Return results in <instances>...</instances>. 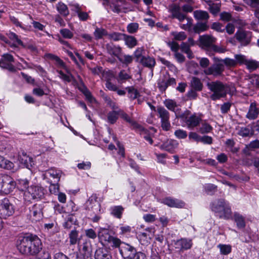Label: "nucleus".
I'll return each mask as SVG.
<instances>
[{"label":"nucleus","mask_w":259,"mask_h":259,"mask_svg":"<svg viewBox=\"0 0 259 259\" xmlns=\"http://www.w3.org/2000/svg\"><path fill=\"white\" fill-rule=\"evenodd\" d=\"M16 247L19 252L27 256H34L42 249L41 240L36 235L22 234L16 241Z\"/></svg>","instance_id":"nucleus-1"},{"label":"nucleus","mask_w":259,"mask_h":259,"mask_svg":"<svg viewBox=\"0 0 259 259\" xmlns=\"http://www.w3.org/2000/svg\"><path fill=\"white\" fill-rule=\"evenodd\" d=\"M212 211L217 213L220 218L228 220L231 218L232 211L230 207L226 204L223 199H218L210 205Z\"/></svg>","instance_id":"nucleus-2"},{"label":"nucleus","mask_w":259,"mask_h":259,"mask_svg":"<svg viewBox=\"0 0 259 259\" xmlns=\"http://www.w3.org/2000/svg\"><path fill=\"white\" fill-rule=\"evenodd\" d=\"M208 89L213 92L210 98L212 100H216L226 95V86L220 81H214L207 82Z\"/></svg>","instance_id":"nucleus-3"},{"label":"nucleus","mask_w":259,"mask_h":259,"mask_svg":"<svg viewBox=\"0 0 259 259\" xmlns=\"http://www.w3.org/2000/svg\"><path fill=\"white\" fill-rule=\"evenodd\" d=\"M45 194V190L41 187L31 186L25 191L23 198L26 202L30 203L33 200L40 199Z\"/></svg>","instance_id":"nucleus-4"},{"label":"nucleus","mask_w":259,"mask_h":259,"mask_svg":"<svg viewBox=\"0 0 259 259\" xmlns=\"http://www.w3.org/2000/svg\"><path fill=\"white\" fill-rule=\"evenodd\" d=\"M16 183L13 179L8 175L0 177V193L8 194L15 188Z\"/></svg>","instance_id":"nucleus-5"},{"label":"nucleus","mask_w":259,"mask_h":259,"mask_svg":"<svg viewBox=\"0 0 259 259\" xmlns=\"http://www.w3.org/2000/svg\"><path fill=\"white\" fill-rule=\"evenodd\" d=\"M15 208L13 205L7 198L0 200V217L6 219L14 213Z\"/></svg>","instance_id":"nucleus-6"},{"label":"nucleus","mask_w":259,"mask_h":259,"mask_svg":"<svg viewBox=\"0 0 259 259\" xmlns=\"http://www.w3.org/2000/svg\"><path fill=\"white\" fill-rule=\"evenodd\" d=\"M157 111L158 116L160 118L161 127L164 131H168L171 128L169 121V113L168 111L163 107H158Z\"/></svg>","instance_id":"nucleus-7"},{"label":"nucleus","mask_w":259,"mask_h":259,"mask_svg":"<svg viewBox=\"0 0 259 259\" xmlns=\"http://www.w3.org/2000/svg\"><path fill=\"white\" fill-rule=\"evenodd\" d=\"M44 204L36 203L30 209V217L32 222H38L43 218Z\"/></svg>","instance_id":"nucleus-8"},{"label":"nucleus","mask_w":259,"mask_h":259,"mask_svg":"<svg viewBox=\"0 0 259 259\" xmlns=\"http://www.w3.org/2000/svg\"><path fill=\"white\" fill-rule=\"evenodd\" d=\"M14 62L13 56L8 53L4 54L1 60H0V67L2 68L8 70L11 72H15L16 69L15 66L12 64Z\"/></svg>","instance_id":"nucleus-9"},{"label":"nucleus","mask_w":259,"mask_h":259,"mask_svg":"<svg viewBox=\"0 0 259 259\" xmlns=\"http://www.w3.org/2000/svg\"><path fill=\"white\" fill-rule=\"evenodd\" d=\"M225 70V66L223 63H213L210 67L204 70V73L206 75L219 76L222 74Z\"/></svg>","instance_id":"nucleus-10"},{"label":"nucleus","mask_w":259,"mask_h":259,"mask_svg":"<svg viewBox=\"0 0 259 259\" xmlns=\"http://www.w3.org/2000/svg\"><path fill=\"white\" fill-rule=\"evenodd\" d=\"M119 251L121 256L126 259H134V254L137 251L135 247L124 242L122 243Z\"/></svg>","instance_id":"nucleus-11"},{"label":"nucleus","mask_w":259,"mask_h":259,"mask_svg":"<svg viewBox=\"0 0 259 259\" xmlns=\"http://www.w3.org/2000/svg\"><path fill=\"white\" fill-rule=\"evenodd\" d=\"M236 39L241 44L245 46L248 45L251 38V32L243 30H238L235 33Z\"/></svg>","instance_id":"nucleus-12"},{"label":"nucleus","mask_w":259,"mask_h":259,"mask_svg":"<svg viewBox=\"0 0 259 259\" xmlns=\"http://www.w3.org/2000/svg\"><path fill=\"white\" fill-rule=\"evenodd\" d=\"M174 244L176 249H179L180 251H184L191 248L193 242L191 239L182 238L176 240Z\"/></svg>","instance_id":"nucleus-13"},{"label":"nucleus","mask_w":259,"mask_h":259,"mask_svg":"<svg viewBox=\"0 0 259 259\" xmlns=\"http://www.w3.org/2000/svg\"><path fill=\"white\" fill-rule=\"evenodd\" d=\"M168 11L171 14V18H176L180 22H182L186 18V15L181 13L180 7L176 4L169 5Z\"/></svg>","instance_id":"nucleus-14"},{"label":"nucleus","mask_w":259,"mask_h":259,"mask_svg":"<svg viewBox=\"0 0 259 259\" xmlns=\"http://www.w3.org/2000/svg\"><path fill=\"white\" fill-rule=\"evenodd\" d=\"M185 123L189 129L193 130L198 126L201 121L200 117L194 113L189 116L185 117Z\"/></svg>","instance_id":"nucleus-15"},{"label":"nucleus","mask_w":259,"mask_h":259,"mask_svg":"<svg viewBox=\"0 0 259 259\" xmlns=\"http://www.w3.org/2000/svg\"><path fill=\"white\" fill-rule=\"evenodd\" d=\"M217 39L209 35H203L199 36V40L203 48L210 50Z\"/></svg>","instance_id":"nucleus-16"},{"label":"nucleus","mask_w":259,"mask_h":259,"mask_svg":"<svg viewBox=\"0 0 259 259\" xmlns=\"http://www.w3.org/2000/svg\"><path fill=\"white\" fill-rule=\"evenodd\" d=\"M105 47L107 53L112 56L116 57L118 59L121 55L122 49L119 46L109 43L106 45Z\"/></svg>","instance_id":"nucleus-17"},{"label":"nucleus","mask_w":259,"mask_h":259,"mask_svg":"<svg viewBox=\"0 0 259 259\" xmlns=\"http://www.w3.org/2000/svg\"><path fill=\"white\" fill-rule=\"evenodd\" d=\"M162 202L170 207L182 208L185 205V203L182 200L171 197L165 198Z\"/></svg>","instance_id":"nucleus-18"},{"label":"nucleus","mask_w":259,"mask_h":259,"mask_svg":"<svg viewBox=\"0 0 259 259\" xmlns=\"http://www.w3.org/2000/svg\"><path fill=\"white\" fill-rule=\"evenodd\" d=\"M176 84V82L174 78H169L167 79L160 80L158 82V87L161 92H164L169 86L174 85Z\"/></svg>","instance_id":"nucleus-19"},{"label":"nucleus","mask_w":259,"mask_h":259,"mask_svg":"<svg viewBox=\"0 0 259 259\" xmlns=\"http://www.w3.org/2000/svg\"><path fill=\"white\" fill-rule=\"evenodd\" d=\"M95 258V259H112V256L107 249L100 247L96 250Z\"/></svg>","instance_id":"nucleus-20"},{"label":"nucleus","mask_w":259,"mask_h":259,"mask_svg":"<svg viewBox=\"0 0 259 259\" xmlns=\"http://www.w3.org/2000/svg\"><path fill=\"white\" fill-rule=\"evenodd\" d=\"M259 113V109L256 107L255 103H251L248 111L246 115L247 118L250 120L256 119Z\"/></svg>","instance_id":"nucleus-21"},{"label":"nucleus","mask_w":259,"mask_h":259,"mask_svg":"<svg viewBox=\"0 0 259 259\" xmlns=\"http://www.w3.org/2000/svg\"><path fill=\"white\" fill-rule=\"evenodd\" d=\"M139 62L144 67L152 69L155 65V60L153 57L150 56H144L141 58Z\"/></svg>","instance_id":"nucleus-22"},{"label":"nucleus","mask_w":259,"mask_h":259,"mask_svg":"<svg viewBox=\"0 0 259 259\" xmlns=\"http://www.w3.org/2000/svg\"><path fill=\"white\" fill-rule=\"evenodd\" d=\"M213 127L206 120H202L200 122L198 128V132L202 134H207L212 131Z\"/></svg>","instance_id":"nucleus-23"},{"label":"nucleus","mask_w":259,"mask_h":259,"mask_svg":"<svg viewBox=\"0 0 259 259\" xmlns=\"http://www.w3.org/2000/svg\"><path fill=\"white\" fill-rule=\"evenodd\" d=\"M124 208L121 205H116L110 207V214L115 218L120 219Z\"/></svg>","instance_id":"nucleus-24"},{"label":"nucleus","mask_w":259,"mask_h":259,"mask_svg":"<svg viewBox=\"0 0 259 259\" xmlns=\"http://www.w3.org/2000/svg\"><path fill=\"white\" fill-rule=\"evenodd\" d=\"M194 17L197 20L204 21V22H207L209 18L208 13L206 11L202 10L194 11Z\"/></svg>","instance_id":"nucleus-25"},{"label":"nucleus","mask_w":259,"mask_h":259,"mask_svg":"<svg viewBox=\"0 0 259 259\" xmlns=\"http://www.w3.org/2000/svg\"><path fill=\"white\" fill-rule=\"evenodd\" d=\"M206 3L209 6L208 9L210 12L214 16L217 15L220 11L221 4H215L211 1H207Z\"/></svg>","instance_id":"nucleus-26"},{"label":"nucleus","mask_w":259,"mask_h":259,"mask_svg":"<svg viewBox=\"0 0 259 259\" xmlns=\"http://www.w3.org/2000/svg\"><path fill=\"white\" fill-rule=\"evenodd\" d=\"M46 174L54 180V183H58L60 181L62 172L60 170L52 168L49 169Z\"/></svg>","instance_id":"nucleus-27"},{"label":"nucleus","mask_w":259,"mask_h":259,"mask_svg":"<svg viewBox=\"0 0 259 259\" xmlns=\"http://www.w3.org/2000/svg\"><path fill=\"white\" fill-rule=\"evenodd\" d=\"M110 235V230L108 228L100 227L98 231V237L99 242L101 243L104 240Z\"/></svg>","instance_id":"nucleus-28"},{"label":"nucleus","mask_w":259,"mask_h":259,"mask_svg":"<svg viewBox=\"0 0 259 259\" xmlns=\"http://www.w3.org/2000/svg\"><path fill=\"white\" fill-rule=\"evenodd\" d=\"M192 89L198 92L201 91L203 89V84L200 79L196 77H193L190 82Z\"/></svg>","instance_id":"nucleus-29"},{"label":"nucleus","mask_w":259,"mask_h":259,"mask_svg":"<svg viewBox=\"0 0 259 259\" xmlns=\"http://www.w3.org/2000/svg\"><path fill=\"white\" fill-rule=\"evenodd\" d=\"M123 40H124L125 45L130 48H133L137 45V40L133 36L124 34Z\"/></svg>","instance_id":"nucleus-30"},{"label":"nucleus","mask_w":259,"mask_h":259,"mask_svg":"<svg viewBox=\"0 0 259 259\" xmlns=\"http://www.w3.org/2000/svg\"><path fill=\"white\" fill-rule=\"evenodd\" d=\"M234 220L236 223L237 226L239 228H243L245 226V218L241 214L235 212Z\"/></svg>","instance_id":"nucleus-31"},{"label":"nucleus","mask_w":259,"mask_h":259,"mask_svg":"<svg viewBox=\"0 0 259 259\" xmlns=\"http://www.w3.org/2000/svg\"><path fill=\"white\" fill-rule=\"evenodd\" d=\"M163 104L164 106L169 110L174 112L176 114L177 113L176 108L178 107L177 102L171 99H166L164 101Z\"/></svg>","instance_id":"nucleus-32"},{"label":"nucleus","mask_w":259,"mask_h":259,"mask_svg":"<svg viewBox=\"0 0 259 259\" xmlns=\"http://www.w3.org/2000/svg\"><path fill=\"white\" fill-rule=\"evenodd\" d=\"M118 116H119L118 109L110 111L107 114L108 122L111 124H114L117 121Z\"/></svg>","instance_id":"nucleus-33"},{"label":"nucleus","mask_w":259,"mask_h":259,"mask_svg":"<svg viewBox=\"0 0 259 259\" xmlns=\"http://www.w3.org/2000/svg\"><path fill=\"white\" fill-rule=\"evenodd\" d=\"M118 113H119V116L121 118L127 122L130 123L131 125L135 126L136 127H138V125L137 123L133 120L125 112H124L122 110L119 109H118Z\"/></svg>","instance_id":"nucleus-34"},{"label":"nucleus","mask_w":259,"mask_h":259,"mask_svg":"<svg viewBox=\"0 0 259 259\" xmlns=\"http://www.w3.org/2000/svg\"><path fill=\"white\" fill-rule=\"evenodd\" d=\"M208 27L207 22H198L194 26L193 29L195 32L199 33L207 30Z\"/></svg>","instance_id":"nucleus-35"},{"label":"nucleus","mask_w":259,"mask_h":259,"mask_svg":"<svg viewBox=\"0 0 259 259\" xmlns=\"http://www.w3.org/2000/svg\"><path fill=\"white\" fill-rule=\"evenodd\" d=\"M155 229L153 228H147L145 229L144 232H141L139 234L140 238H143L146 239H151L154 236Z\"/></svg>","instance_id":"nucleus-36"},{"label":"nucleus","mask_w":259,"mask_h":259,"mask_svg":"<svg viewBox=\"0 0 259 259\" xmlns=\"http://www.w3.org/2000/svg\"><path fill=\"white\" fill-rule=\"evenodd\" d=\"M82 250L83 252V255L87 256V257L91 256V244L90 241H85L82 244Z\"/></svg>","instance_id":"nucleus-37"},{"label":"nucleus","mask_w":259,"mask_h":259,"mask_svg":"<svg viewBox=\"0 0 259 259\" xmlns=\"http://www.w3.org/2000/svg\"><path fill=\"white\" fill-rule=\"evenodd\" d=\"M14 166L13 162L0 156V168L11 169Z\"/></svg>","instance_id":"nucleus-38"},{"label":"nucleus","mask_w":259,"mask_h":259,"mask_svg":"<svg viewBox=\"0 0 259 259\" xmlns=\"http://www.w3.org/2000/svg\"><path fill=\"white\" fill-rule=\"evenodd\" d=\"M18 159L19 161L26 167L29 166V164L31 161V158L24 152L21 154L19 155Z\"/></svg>","instance_id":"nucleus-39"},{"label":"nucleus","mask_w":259,"mask_h":259,"mask_svg":"<svg viewBox=\"0 0 259 259\" xmlns=\"http://www.w3.org/2000/svg\"><path fill=\"white\" fill-rule=\"evenodd\" d=\"M245 65L250 71H252L259 67V62L252 59H247Z\"/></svg>","instance_id":"nucleus-40"},{"label":"nucleus","mask_w":259,"mask_h":259,"mask_svg":"<svg viewBox=\"0 0 259 259\" xmlns=\"http://www.w3.org/2000/svg\"><path fill=\"white\" fill-rule=\"evenodd\" d=\"M94 34L96 39H99L102 38L104 36H107L108 33L106 29L103 28L97 27Z\"/></svg>","instance_id":"nucleus-41"},{"label":"nucleus","mask_w":259,"mask_h":259,"mask_svg":"<svg viewBox=\"0 0 259 259\" xmlns=\"http://www.w3.org/2000/svg\"><path fill=\"white\" fill-rule=\"evenodd\" d=\"M126 90L128 92V97L131 100H134L140 97V94L137 90L133 87H127Z\"/></svg>","instance_id":"nucleus-42"},{"label":"nucleus","mask_w":259,"mask_h":259,"mask_svg":"<svg viewBox=\"0 0 259 259\" xmlns=\"http://www.w3.org/2000/svg\"><path fill=\"white\" fill-rule=\"evenodd\" d=\"M175 141L170 140H167L165 142L163 143L161 146L160 148L165 150L167 151H171L175 148Z\"/></svg>","instance_id":"nucleus-43"},{"label":"nucleus","mask_w":259,"mask_h":259,"mask_svg":"<svg viewBox=\"0 0 259 259\" xmlns=\"http://www.w3.org/2000/svg\"><path fill=\"white\" fill-rule=\"evenodd\" d=\"M218 248L220 249V253L223 255L229 254L232 250V247L230 245L219 244Z\"/></svg>","instance_id":"nucleus-44"},{"label":"nucleus","mask_w":259,"mask_h":259,"mask_svg":"<svg viewBox=\"0 0 259 259\" xmlns=\"http://www.w3.org/2000/svg\"><path fill=\"white\" fill-rule=\"evenodd\" d=\"M57 9L59 13L64 16L69 14V10L67 6L63 3H59L57 5Z\"/></svg>","instance_id":"nucleus-45"},{"label":"nucleus","mask_w":259,"mask_h":259,"mask_svg":"<svg viewBox=\"0 0 259 259\" xmlns=\"http://www.w3.org/2000/svg\"><path fill=\"white\" fill-rule=\"evenodd\" d=\"M78 232L76 230H72L69 234V242L71 245L75 244L78 240Z\"/></svg>","instance_id":"nucleus-46"},{"label":"nucleus","mask_w":259,"mask_h":259,"mask_svg":"<svg viewBox=\"0 0 259 259\" xmlns=\"http://www.w3.org/2000/svg\"><path fill=\"white\" fill-rule=\"evenodd\" d=\"M118 59L122 64L128 65L133 62V57L132 56L129 55H124L123 56L120 55Z\"/></svg>","instance_id":"nucleus-47"},{"label":"nucleus","mask_w":259,"mask_h":259,"mask_svg":"<svg viewBox=\"0 0 259 259\" xmlns=\"http://www.w3.org/2000/svg\"><path fill=\"white\" fill-rule=\"evenodd\" d=\"M219 61L222 62L224 65H225L227 67H234L236 66L235 60L231 59L230 58H226L224 59H218Z\"/></svg>","instance_id":"nucleus-48"},{"label":"nucleus","mask_w":259,"mask_h":259,"mask_svg":"<svg viewBox=\"0 0 259 259\" xmlns=\"http://www.w3.org/2000/svg\"><path fill=\"white\" fill-rule=\"evenodd\" d=\"M122 243L120 239L114 237L108 246L113 248H118L119 249L120 248V246L121 244H122Z\"/></svg>","instance_id":"nucleus-49"},{"label":"nucleus","mask_w":259,"mask_h":259,"mask_svg":"<svg viewBox=\"0 0 259 259\" xmlns=\"http://www.w3.org/2000/svg\"><path fill=\"white\" fill-rule=\"evenodd\" d=\"M236 65L237 64L242 65L245 64L247 60L246 56L242 54H236L234 56Z\"/></svg>","instance_id":"nucleus-50"},{"label":"nucleus","mask_w":259,"mask_h":259,"mask_svg":"<svg viewBox=\"0 0 259 259\" xmlns=\"http://www.w3.org/2000/svg\"><path fill=\"white\" fill-rule=\"evenodd\" d=\"M123 33H119V32H113L110 34H108V38L110 39H112L114 41H118L120 40H122L124 36Z\"/></svg>","instance_id":"nucleus-51"},{"label":"nucleus","mask_w":259,"mask_h":259,"mask_svg":"<svg viewBox=\"0 0 259 259\" xmlns=\"http://www.w3.org/2000/svg\"><path fill=\"white\" fill-rule=\"evenodd\" d=\"M171 35L174 36V39L178 41H182L187 38V35L184 32H172Z\"/></svg>","instance_id":"nucleus-52"},{"label":"nucleus","mask_w":259,"mask_h":259,"mask_svg":"<svg viewBox=\"0 0 259 259\" xmlns=\"http://www.w3.org/2000/svg\"><path fill=\"white\" fill-rule=\"evenodd\" d=\"M140 130L141 135L143 136V138L145 139L147 141H148L150 144H152L153 143V141L152 138L149 136L148 134V131L143 127H140Z\"/></svg>","instance_id":"nucleus-53"},{"label":"nucleus","mask_w":259,"mask_h":259,"mask_svg":"<svg viewBox=\"0 0 259 259\" xmlns=\"http://www.w3.org/2000/svg\"><path fill=\"white\" fill-rule=\"evenodd\" d=\"M131 78L130 75L124 70H122L118 74V81L121 82H125L126 80Z\"/></svg>","instance_id":"nucleus-54"},{"label":"nucleus","mask_w":259,"mask_h":259,"mask_svg":"<svg viewBox=\"0 0 259 259\" xmlns=\"http://www.w3.org/2000/svg\"><path fill=\"white\" fill-rule=\"evenodd\" d=\"M18 187L22 191L28 189L29 187V181L26 179L18 180Z\"/></svg>","instance_id":"nucleus-55"},{"label":"nucleus","mask_w":259,"mask_h":259,"mask_svg":"<svg viewBox=\"0 0 259 259\" xmlns=\"http://www.w3.org/2000/svg\"><path fill=\"white\" fill-rule=\"evenodd\" d=\"M238 134L242 137H246L253 135L251 129L250 130L247 127H242L238 132Z\"/></svg>","instance_id":"nucleus-56"},{"label":"nucleus","mask_w":259,"mask_h":259,"mask_svg":"<svg viewBox=\"0 0 259 259\" xmlns=\"http://www.w3.org/2000/svg\"><path fill=\"white\" fill-rule=\"evenodd\" d=\"M175 136L179 139H184L187 137V133L182 129L177 130L174 133Z\"/></svg>","instance_id":"nucleus-57"},{"label":"nucleus","mask_w":259,"mask_h":259,"mask_svg":"<svg viewBox=\"0 0 259 259\" xmlns=\"http://www.w3.org/2000/svg\"><path fill=\"white\" fill-rule=\"evenodd\" d=\"M74 217L73 215H69L63 226L64 228L69 229L72 228V226L74 224Z\"/></svg>","instance_id":"nucleus-58"},{"label":"nucleus","mask_w":259,"mask_h":259,"mask_svg":"<svg viewBox=\"0 0 259 259\" xmlns=\"http://www.w3.org/2000/svg\"><path fill=\"white\" fill-rule=\"evenodd\" d=\"M104 100L105 101L106 103L113 110L119 109L118 106L117 104L113 102L109 97L107 96L104 97Z\"/></svg>","instance_id":"nucleus-59"},{"label":"nucleus","mask_w":259,"mask_h":259,"mask_svg":"<svg viewBox=\"0 0 259 259\" xmlns=\"http://www.w3.org/2000/svg\"><path fill=\"white\" fill-rule=\"evenodd\" d=\"M139 24L137 23H131L127 26V30L130 33H134L137 31Z\"/></svg>","instance_id":"nucleus-60"},{"label":"nucleus","mask_w":259,"mask_h":259,"mask_svg":"<svg viewBox=\"0 0 259 259\" xmlns=\"http://www.w3.org/2000/svg\"><path fill=\"white\" fill-rule=\"evenodd\" d=\"M84 233L87 237L92 239H95L98 236V233L97 234L93 229L85 230Z\"/></svg>","instance_id":"nucleus-61"},{"label":"nucleus","mask_w":259,"mask_h":259,"mask_svg":"<svg viewBox=\"0 0 259 259\" xmlns=\"http://www.w3.org/2000/svg\"><path fill=\"white\" fill-rule=\"evenodd\" d=\"M144 49L142 47L138 48L134 52V56L136 58V61L139 62L141 60V58L144 57L143 53Z\"/></svg>","instance_id":"nucleus-62"},{"label":"nucleus","mask_w":259,"mask_h":259,"mask_svg":"<svg viewBox=\"0 0 259 259\" xmlns=\"http://www.w3.org/2000/svg\"><path fill=\"white\" fill-rule=\"evenodd\" d=\"M60 33L64 38L70 39L73 36V33L69 29L64 28L60 30Z\"/></svg>","instance_id":"nucleus-63"},{"label":"nucleus","mask_w":259,"mask_h":259,"mask_svg":"<svg viewBox=\"0 0 259 259\" xmlns=\"http://www.w3.org/2000/svg\"><path fill=\"white\" fill-rule=\"evenodd\" d=\"M8 36L10 39L17 42V44L20 46H23V42L20 39L18 38V35L14 32H10L8 34Z\"/></svg>","instance_id":"nucleus-64"}]
</instances>
